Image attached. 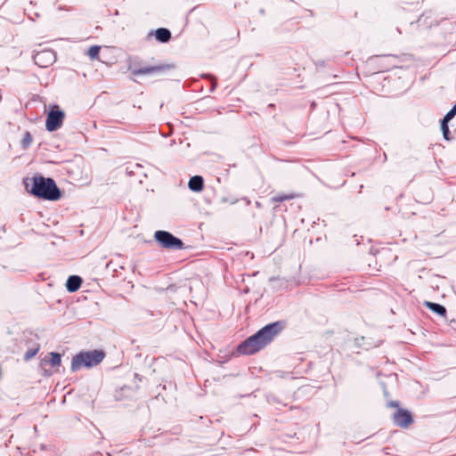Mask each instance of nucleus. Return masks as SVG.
Segmentation results:
<instances>
[{"label": "nucleus", "mask_w": 456, "mask_h": 456, "mask_svg": "<svg viewBox=\"0 0 456 456\" xmlns=\"http://www.w3.org/2000/svg\"><path fill=\"white\" fill-rule=\"evenodd\" d=\"M283 322L278 321L269 323L260 329L256 334L250 336L238 346L241 354H253L271 343L284 329Z\"/></svg>", "instance_id": "nucleus-1"}, {"label": "nucleus", "mask_w": 456, "mask_h": 456, "mask_svg": "<svg viewBox=\"0 0 456 456\" xmlns=\"http://www.w3.org/2000/svg\"><path fill=\"white\" fill-rule=\"evenodd\" d=\"M23 184L26 191L37 198L48 200H57L61 198V191L53 178L35 175L24 178Z\"/></svg>", "instance_id": "nucleus-2"}, {"label": "nucleus", "mask_w": 456, "mask_h": 456, "mask_svg": "<svg viewBox=\"0 0 456 456\" xmlns=\"http://www.w3.org/2000/svg\"><path fill=\"white\" fill-rule=\"evenodd\" d=\"M105 357L102 350L80 352L72 357L71 370L76 371L82 367L92 368L98 365Z\"/></svg>", "instance_id": "nucleus-3"}, {"label": "nucleus", "mask_w": 456, "mask_h": 456, "mask_svg": "<svg viewBox=\"0 0 456 456\" xmlns=\"http://www.w3.org/2000/svg\"><path fill=\"white\" fill-rule=\"evenodd\" d=\"M154 239L160 247L167 249L178 250L183 249V242L179 238L174 236L167 231H157L154 233Z\"/></svg>", "instance_id": "nucleus-4"}, {"label": "nucleus", "mask_w": 456, "mask_h": 456, "mask_svg": "<svg viewBox=\"0 0 456 456\" xmlns=\"http://www.w3.org/2000/svg\"><path fill=\"white\" fill-rule=\"evenodd\" d=\"M134 76L152 75L164 73L167 70L175 69L174 64H159L154 66L139 67L137 63L134 62L128 68Z\"/></svg>", "instance_id": "nucleus-5"}, {"label": "nucleus", "mask_w": 456, "mask_h": 456, "mask_svg": "<svg viewBox=\"0 0 456 456\" xmlns=\"http://www.w3.org/2000/svg\"><path fill=\"white\" fill-rule=\"evenodd\" d=\"M64 118V112L61 110L58 107L56 109H53L49 111L45 126L49 132H53L60 128L62 125V121Z\"/></svg>", "instance_id": "nucleus-6"}, {"label": "nucleus", "mask_w": 456, "mask_h": 456, "mask_svg": "<svg viewBox=\"0 0 456 456\" xmlns=\"http://www.w3.org/2000/svg\"><path fill=\"white\" fill-rule=\"evenodd\" d=\"M55 60V53L52 50H43L34 55V61L40 68L49 67Z\"/></svg>", "instance_id": "nucleus-7"}, {"label": "nucleus", "mask_w": 456, "mask_h": 456, "mask_svg": "<svg viewBox=\"0 0 456 456\" xmlns=\"http://www.w3.org/2000/svg\"><path fill=\"white\" fill-rule=\"evenodd\" d=\"M393 420L397 427L403 428H408L413 422L411 412L403 409H399L394 413Z\"/></svg>", "instance_id": "nucleus-8"}, {"label": "nucleus", "mask_w": 456, "mask_h": 456, "mask_svg": "<svg viewBox=\"0 0 456 456\" xmlns=\"http://www.w3.org/2000/svg\"><path fill=\"white\" fill-rule=\"evenodd\" d=\"M188 187L191 191L200 192L203 190L204 180L200 175H194L191 177L188 183Z\"/></svg>", "instance_id": "nucleus-9"}, {"label": "nucleus", "mask_w": 456, "mask_h": 456, "mask_svg": "<svg viewBox=\"0 0 456 456\" xmlns=\"http://www.w3.org/2000/svg\"><path fill=\"white\" fill-rule=\"evenodd\" d=\"M81 283H82L81 277H79L77 275H71L68 278L67 282H66L67 290L69 292H75L80 288Z\"/></svg>", "instance_id": "nucleus-10"}, {"label": "nucleus", "mask_w": 456, "mask_h": 456, "mask_svg": "<svg viewBox=\"0 0 456 456\" xmlns=\"http://www.w3.org/2000/svg\"><path fill=\"white\" fill-rule=\"evenodd\" d=\"M61 354L59 353H50L49 357H45L42 360V365H51L53 368L58 367L61 364Z\"/></svg>", "instance_id": "nucleus-11"}, {"label": "nucleus", "mask_w": 456, "mask_h": 456, "mask_svg": "<svg viewBox=\"0 0 456 456\" xmlns=\"http://www.w3.org/2000/svg\"><path fill=\"white\" fill-rule=\"evenodd\" d=\"M155 37L159 42L167 43L171 38V32L165 28H159L155 31Z\"/></svg>", "instance_id": "nucleus-12"}, {"label": "nucleus", "mask_w": 456, "mask_h": 456, "mask_svg": "<svg viewBox=\"0 0 456 456\" xmlns=\"http://www.w3.org/2000/svg\"><path fill=\"white\" fill-rule=\"evenodd\" d=\"M425 305L428 309L437 314L438 315L445 316L446 308L444 305L433 302H426Z\"/></svg>", "instance_id": "nucleus-13"}, {"label": "nucleus", "mask_w": 456, "mask_h": 456, "mask_svg": "<svg viewBox=\"0 0 456 456\" xmlns=\"http://www.w3.org/2000/svg\"><path fill=\"white\" fill-rule=\"evenodd\" d=\"M294 194H277L272 198L273 202H283L294 199Z\"/></svg>", "instance_id": "nucleus-14"}, {"label": "nucleus", "mask_w": 456, "mask_h": 456, "mask_svg": "<svg viewBox=\"0 0 456 456\" xmlns=\"http://www.w3.org/2000/svg\"><path fill=\"white\" fill-rule=\"evenodd\" d=\"M32 142V135L29 132L24 134L23 139L21 140V147L27 149Z\"/></svg>", "instance_id": "nucleus-15"}, {"label": "nucleus", "mask_w": 456, "mask_h": 456, "mask_svg": "<svg viewBox=\"0 0 456 456\" xmlns=\"http://www.w3.org/2000/svg\"><path fill=\"white\" fill-rule=\"evenodd\" d=\"M99 53H100V47L97 46V45H93L91 46L88 51H87V54L88 56L91 58V59H96L98 58V55H99Z\"/></svg>", "instance_id": "nucleus-16"}, {"label": "nucleus", "mask_w": 456, "mask_h": 456, "mask_svg": "<svg viewBox=\"0 0 456 456\" xmlns=\"http://www.w3.org/2000/svg\"><path fill=\"white\" fill-rule=\"evenodd\" d=\"M441 129H442L444 139L449 140L450 139V137H449L450 130H449V126H448V122H444V119H442V121H441Z\"/></svg>", "instance_id": "nucleus-17"}, {"label": "nucleus", "mask_w": 456, "mask_h": 456, "mask_svg": "<svg viewBox=\"0 0 456 456\" xmlns=\"http://www.w3.org/2000/svg\"><path fill=\"white\" fill-rule=\"evenodd\" d=\"M456 115V103L453 105V107L446 113V115L444 117L443 119H444V122H449L451 119H452Z\"/></svg>", "instance_id": "nucleus-18"}, {"label": "nucleus", "mask_w": 456, "mask_h": 456, "mask_svg": "<svg viewBox=\"0 0 456 456\" xmlns=\"http://www.w3.org/2000/svg\"><path fill=\"white\" fill-rule=\"evenodd\" d=\"M39 350V347H37V348H29L28 350H27V352L25 353L24 354V359L26 361L28 360H30L31 358H33L38 352Z\"/></svg>", "instance_id": "nucleus-19"}, {"label": "nucleus", "mask_w": 456, "mask_h": 456, "mask_svg": "<svg viewBox=\"0 0 456 456\" xmlns=\"http://www.w3.org/2000/svg\"><path fill=\"white\" fill-rule=\"evenodd\" d=\"M203 77H208V79L211 80V91H214L217 86L216 78L211 74H206V75H203Z\"/></svg>", "instance_id": "nucleus-20"}, {"label": "nucleus", "mask_w": 456, "mask_h": 456, "mask_svg": "<svg viewBox=\"0 0 456 456\" xmlns=\"http://www.w3.org/2000/svg\"><path fill=\"white\" fill-rule=\"evenodd\" d=\"M392 406H397L398 405V403L397 402H393L390 403Z\"/></svg>", "instance_id": "nucleus-21"}]
</instances>
